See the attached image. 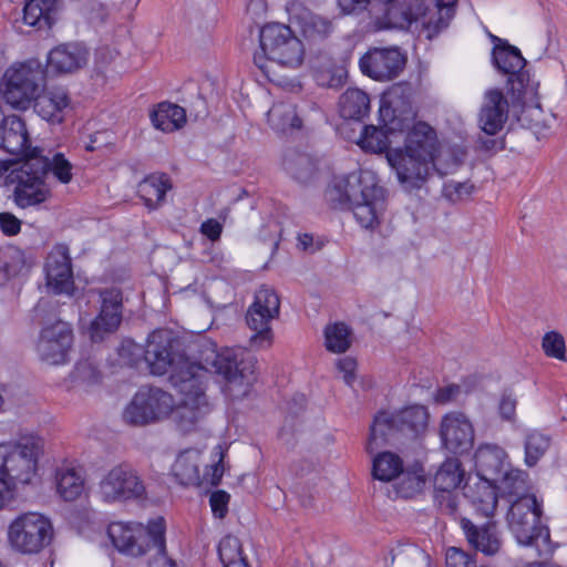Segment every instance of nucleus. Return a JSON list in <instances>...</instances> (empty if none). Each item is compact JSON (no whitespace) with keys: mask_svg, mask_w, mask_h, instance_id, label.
Returning a JSON list of instances; mask_svg holds the SVG:
<instances>
[{"mask_svg":"<svg viewBox=\"0 0 567 567\" xmlns=\"http://www.w3.org/2000/svg\"><path fill=\"white\" fill-rule=\"evenodd\" d=\"M176 340L168 331H153L144 351L152 374L163 375L171 370L169 381L178 394L176 429L184 433L197 431L213 404L206 393L210 372L223 377L224 391L233 399L248 394L255 380L256 360L241 348H225L205 341L199 348L198 362H193L175 349Z\"/></svg>","mask_w":567,"mask_h":567,"instance_id":"f257e3e1","label":"nucleus"},{"mask_svg":"<svg viewBox=\"0 0 567 567\" xmlns=\"http://www.w3.org/2000/svg\"><path fill=\"white\" fill-rule=\"evenodd\" d=\"M451 163L442 164L435 131L419 122L408 131L404 146L388 151L386 159L396 174L400 185L408 192L420 189L434 172L440 176L452 173L461 159L452 156Z\"/></svg>","mask_w":567,"mask_h":567,"instance_id":"f03ea898","label":"nucleus"},{"mask_svg":"<svg viewBox=\"0 0 567 567\" xmlns=\"http://www.w3.org/2000/svg\"><path fill=\"white\" fill-rule=\"evenodd\" d=\"M380 127L370 125L363 128L358 142L360 147L370 153L388 152L395 133L410 130L415 117L410 93L403 85L393 86L381 101L379 110Z\"/></svg>","mask_w":567,"mask_h":567,"instance_id":"7ed1b4c3","label":"nucleus"},{"mask_svg":"<svg viewBox=\"0 0 567 567\" xmlns=\"http://www.w3.org/2000/svg\"><path fill=\"white\" fill-rule=\"evenodd\" d=\"M47 173L48 163L41 156L19 163L0 161V176H4L7 186L13 187V202L20 208L40 205L50 197Z\"/></svg>","mask_w":567,"mask_h":567,"instance_id":"20e7f679","label":"nucleus"},{"mask_svg":"<svg viewBox=\"0 0 567 567\" xmlns=\"http://www.w3.org/2000/svg\"><path fill=\"white\" fill-rule=\"evenodd\" d=\"M260 50L254 54L256 66L271 80L270 63L296 69L305 59V48L291 29L282 23H268L259 33Z\"/></svg>","mask_w":567,"mask_h":567,"instance_id":"39448f33","label":"nucleus"},{"mask_svg":"<svg viewBox=\"0 0 567 567\" xmlns=\"http://www.w3.org/2000/svg\"><path fill=\"white\" fill-rule=\"evenodd\" d=\"M42 436L28 433L14 441L0 443V473L18 485H30L38 476L44 454Z\"/></svg>","mask_w":567,"mask_h":567,"instance_id":"423d86ee","label":"nucleus"},{"mask_svg":"<svg viewBox=\"0 0 567 567\" xmlns=\"http://www.w3.org/2000/svg\"><path fill=\"white\" fill-rule=\"evenodd\" d=\"M543 511L535 495L514 499L507 512V523L517 542L535 547L539 556L551 553L550 535L540 523Z\"/></svg>","mask_w":567,"mask_h":567,"instance_id":"0eeeda50","label":"nucleus"},{"mask_svg":"<svg viewBox=\"0 0 567 567\" xmlns=\"http://www.w3.org/2000/svg\"><path fill=\"white\" fill-rule=\"evenodd\" d=\"M45 86V69L38 60L11 65L3 74L0 91L12 107L27 110Z\"/></svg>","mask_w":567,"mask_h":567,"instance_id":"6e6552de","label":"nucleus"},{"mask_svg":"<svg viewBox=\"0 0 567 567\" xmlns=\"http://www.w3.org/2000/svg\"><path fill=\"white\" fill-rule=\"evenodd\" d=\"M178 401L174 396L156 386H142L131 399L122 412L123 421L132 426H146L163 422L175 414Z\"/></svg>","mask_w":567,"mask_h":567,"instance_id":"1a4fd4ad","label":"nucleus"},{"mask_svg":"<svg viewBox=\"0 0 567 567\" xmlns=\"http://www.w3.org/2000/svg\"><path fill=\"white\" fill-rule=\"evenodd\" d=\"M47 307L48 302L41 300L34 308L35 317L41 318L43 324L37 351L43 362L51 365L63 364L73 342V332L69 323L58 319L55 315H47Z\"/></svg>","mask_w":567,"mask_h":567,"instance_id":"9d476101","label":"nucleus"},{"mask_svg":"<svg viewBox=\"0 0 567 567\" xmlns=\"http://www.w3.org/2000/svg\"><path fill=\"white\" fill-rule=\"evenodd\" d=\"M53 535L51 520L38 512L20 514L8 526L10 546L24 555L40 553L51 544Z\"/></svg>","mask_w":567,"mask_h":567,"instance_id":"9b49d317","label":"nucleus"},{"mask_svg":"<svg viewBox=\"0 0 567 567\" xmlns=\"http://www.w3.org/2000/svg\"><path fill=\"white\" fill-rule=\"evenodd\" d=\"M280 299L275 289L261 286L246 312V322L254 332L249 343L256 349H267L274 342L271 322L279 317Z\"/></svg>","mask_w":567,"mask_h":567,"instance_id":"f8f14e48","label":"nucleus"},{"mask_svg":"<svg viewBox=\"0 0 567 567\" xmlns=\"http://www.w3.org/2000/svg\"><path fill=\"white\" fill-rule=\"evenodd\" d=\"M99 493L104 502H126L146 496V486L138 472L128 464L113 466L102 477Z\"/></svg>","mask_w":567,"mask_h":567,"instance_id":"ddd939ff","label":"nucleus"},{"mask_svg":"<svg viewBox=\"0 0 567 567\" xmlns=\"http://www.w3.org/2000/svg\"><path fill=\"white\" fill-rule=\"evenodd\" d=\"M158 522L165 526L163 517H156L147 526L140 523L116 522L109 526L107 534L118 551L138 557L151 553L155 538L152 528Z\"/></svg>","mask_w":567,"mask_h":567,"instance_id":"4468645a","label":"nucleus"},{"mask_svg":"<svg viewBox=\"0 0 567 567\" xmlns=\"http://www.w3.org/2000/svg\"><path fill=\"white\" fill-rule=\"evenodd\" d=\"M378 187L369 172H352L346 176L336 177L327 189L326 197L333 207L346 209L358 200L364 199L365 194Z\"/></svg>","mask_w":567,"mask_h":567,"instance_id":"2eb2a0df","label":"nucleus"},{"mask_svg":"<svg viewBox=\"0 0 567 567\" xmlns=\"http://www.w3.org/2000/svg\"><path fill=\"white\" fill-rule=\"evenodd\" d=\"M406 64V55L398 47L370 48L359 65L363 74L377 81H391Z\"/></svg>","mask_w":567,"mask_h":567,"instance_id":"dca6fc26","label":"nucleus"},{"mask_svg":"<svg viewBox=\"0 0 567 567\" xmlns=\"http://www.w3.org/2000/svg\"><path fill=\"white\" fill-rule=\"evenodd\" d=\"M465 472L458 458L451 457L441 464L433 477L434 499L445 514L457 509V496L454 493L464 480Z\"/></svg>","mask_w":567,"mask_h":567,"instance_id":"f3484780","label":"nucleus"},{"mask_svg":"<svg viewBox=\"0 0 567 567\" xmlns=\"http://www.w3.org/2000/svg\"><path fill=\"white\" fill-rule=\"evenodd\" d=\"M491 39L495 42L493 49L494 65L498 71L508 75L507 85L509 90L513 94L517 93L519 95L528 81V75L523 71L526 60L517 48L495 35H491Z\"/></svg>","mask_w":567,"mask_h":567,"instance_id":"a211bd4d","label":"nucleus"},{"mask_svg":"<svg viewBox=\"0 0 567 567\" xmlns=\"http://www.w3.org/2000/svg\"><path fill=\"white\" fill-rule=\"evenodd\" d=\"M101 311L91 322L90 338L93 342L102 341L106 336L115 332L122 321L123 296L117 288L104 289L100 293Z\"/></svg>","mask_w":567,"mask_h":567,"instance_id":"6ab92c4d","label":"nucleus"},{"mask_svg":"<svg viewBox=\"0 0 567 567\" xmlns=\"http://www.w3.org/2000/svg\"><path fill=\"white\" fill-rule=\"evenodd\" d=\"M440 437L445 449L453 453H464L474 444V427L462 412L444 414L440 422Z\"/></svg>","mask_w":567,"mask_h":567,"instance_id":"aec40b11","label":"nucleus"},{"mask_svg":"<svg viewBox=\"0 0 567 567\" xmlns=\"http://www.w3.org/2000/svg\"><path fill=\"white\" fill-rule=\"evenodd\" d=\"M48 288L55 295L71 296L74 290L73 272L68 246L55 245L45 261Z\"/></svg>","mask_w":567,"mask_h":567,"instance_id":"412c9836","label":"nucleus"},{"mask_svg":"<svg viewBox=\"0 0 567 567\" xmlns=\"http://www.w3.org/2000/svg\"><path fill=\"white\" fill-rule=\"evenodd\" d=\"M33 109L42 120L50 124H61L72 110L70 93L63 86L43 87L33 101Z\"/></svg>","mask_w":567,"mask_h":567,"instance_id":"4be33fe9","label":"nucleus"},{"mask_svg":"<svg viewBox=\"0 0 567 567\" xmlns=\"http://www.w3.org/2000/svg\"><path fill=\"white\" fill-rule=\"evenodd\" d=\"M508 101L499 89H489L484 93L478 114V126L487 135L501 132L508 118Z\"/></svg>","mask_w":567,"mask_h":567,"instance_id":"5701e85b","label":"nucleus"},{"mask_svg":"<svg viewBox=\"0 0 567 567\" xmlns=\"http://www.w3.org/2000/svg\"><path fill=\"white\" fill-rule=\"evenodd\" d=\"M288 11L289 22L299 27L302 35L311 42L323 41L333 32L329 19L316 16L299 4H292Z\"/></svg>","mask_w":567,"mask_h":567,"instance_id":"b1692460","label":"nucleus"},{"mask_svg":"<svg viewBox=\"0 0 567 567\" xmlns=\"http://www.w3.org/2000/svg\"><path fill=\"white\" fill-rule=\"evenodd\" d=\"M89 60V51L78 42L61 44L48 55V68L56 73H72L83 68Z\"/></svg>","mask_w":567,"mask_h":567,"instance_id":"393cba45","label":"nucleus"},{"mask_svg":"<svg viewBox=\"0 0 567 567\" xmlns=\"http://www.w3.org/2000/svg\"><path fill=\"white\" fill-rule=\"evenodd\" d=\"M461 526L468 544L476 550L487 556L499 551L502 540L495 523L488 522L478 526L468 518H462Z\"/></svg>","mask_w":567,"mask_h":567,"instance_id":"a878e982","label":"nucleus"},{"mask_svg":"<svg viewBox=\"0 0 567 567\" xmlns=\"http://www.w3.org/2000/svg\"><path fill=\"white\" fill-rule=\"evenodd\" d=\"M0 147L13 155H27L30 140L24 121L17 115L6 116L0 126Z\"/></svg>","mask_w":567,"mask_h":567,"instance_id":"bb28decb","label":"nucleus"},{"mask_svg":"<svg viewBox=\"0 0 567 567\" xmlns=\"http://www.w3.org/2000/svg\"><path fill=\"white\" fill-rule=\"evenodd\" d=\"M497 487L489 480L477 478L465 486L464 495L474 511L486 518H492L497 508Z\"/></svg>","mask_w":567,"mask_h":567,"instance_id":"cd10ccee","label":"nucleus"},{"mask_svg":"<svg viewBox=\"0 0 567 567\" xmlns=\"http://www.w3.org/2000/svg\"><path fill=\"white\" fill-rule=\"evenodd\" d=\"M477 478L495 481L509 465L508 455L497 445L486 444L475 452Z\"/></svg>","mask_w":567,"mask_h":567,"instance_id":"c85d7f7f","label":"nucleus"},{"mask_svg":"<svg viewBox=\"0 0 567 567\" xmlns=\"http://www.w3.org/2000/svg\"><path fill=\"white\" fill-rule=\"evenodd\" d=\"M348 209H351L358 224L365 229H372L380 224V216L384 210L383 190L379 186L368 195L364 199L358 200Z\"/></svg>","mask_w":567,"mask_h":567,"instance_id":"c756f323","label":"nucleus"},{"mask_svg":"<svg viewBox=\"0 0 567 567\" xmlns=\"http://www.w3.org/2000/svg\"><path fill=\"white\" fill-rule=\"evenodd\" d=\"M200 455L202 452L198 449H186L177 455L172 473L181 485L198 486L200 484Z\"/></svg>","mask_w":567,"mask_h":567,"instance_id":"7c9ffc66","label":"nucleus"},{"mask_svg":"<svg viewBox=\"0 0 567 567\" xmlns=\"http://www.w3.org/2000/svg\"><path fill=\"white\" fill-rule=\"evenodd\" d=\"M501 495L508 499H517L530 495L528 474L509 465L495 481Z\"/></svg>","mask_w":567,"mask_h":567,"instance_id":"2f4dec72","label":"nucleus"},{"mask_svg":"<svg viewBox=\"0 0 567 567\" xmlns=\"http://www.w3.org/2000/svg\"><path fill=\"white\" fill-rule=\"evenodd\" d=\"M55 482L58 493L68 502L75 501L84 491L82 470L70 464H62L56 468Z\"/></svg>","mask_w":567,"mask_h":567,"instance_id":"473e14b6","label":"nucleus"},{"mask_svg":"<svg viewBox=\"0 0 567 567\" xmlns=\"http://www.w3.org/2000/svg\"><path fill=\"white\" fill-rule=\"evenodd\" d=\"M171 188L172 183L166 174H151L138 183L137 194L146 207L154 209L164 203Z\"/></svg>","mask_w":567,"mask_h":567,"instance_id":"72a5a7b5","label":"nucleus"},{"mask_svg":"<svg viewBox=\"0 0 567 567\" xmlns=\"http://www.w3.org/2000/svg\"><path fill=\"white\" fill-rule=\"evenodd\" d=\"M398 432L400 430L392 413L385 411L378 413L370 429L367 444L368 452L372 454L390 443Z\"/></svg>","mask_w":567,"mask_h":567,"instance_id":"f704fd0d","label":"nucleus"},{"mask_svg":"<svg viewBox=\"0 0 567 567\" xmlns=\"http://www.w3.org/2000/svg\"><path fill=\"white\" fill-rule=\"evenodd\" d=\"M153 125L165 133L182 128L186 123V111L174 103L161 102L152 112Z\"/></svg>","mask_w":567,"mask_h":567,"instance_id":"c9c22d12","label":"nucleus"},{"mask_svg":"<svg viewBox=\"0 0 567 567\" xmlns=\"http://www.w3.org/2000/svg\"><path fill=\"white\" fill-rule=\"evenodd\" d=\"M339 110L344 118L362 120L370 111V99L360 89H348L340 96Z\"/></svg>","mask_w":567,"mask_h":567,"instance_id":"e433bc0d","label":"nucleus"},{"mask_svg":"<svg viewBox=\"0 0 567 567\" xmlns=\"http://www.w3.org/2000/svg\"><path fill=\"white\" fill-rule=\"evenodd\" d=\"M269 125L278 132H287L301 126L296 106L289 102H277L267 113Z\"/></svg>","mask_w":567,"mask_h":567,"instance_id":"4c0bfd02","label":"nucleus"},{"mask_svg":"<svg viewBox=\"0 0 567 567\" xmlns=\"http://www.w3.org/2000/svg\"><path fill=\"white\" fill-rule=\"evenodd\" d=\"M392 414L400 432L417 434L427 426L429 412L423 405H412Z\"/></svg>","mask_w":567,"mask_h":567,"instance_id":"58836bf2","label":"nucleus"},{"mask_svg":"<svg viewBox=\"0 0 567 567\" xmlns=\"http://www.w3.org/2000/svg\"><path fill=\"white\" fill-rule=\"evenodd\" d=\"M56 0H27L23 8V20L29 25L50 27Z\"/></svg>","mask_w":567,"mask_h":567,"instance_id":"ea45409f","label":"nucleus"},{"mask_svg":"<svg viewBox=\"0 0 567 567\" xmlns=\"http://www.w3.org/2000/svg\"><path fill=\"white\" fill-rule=\"evenodd\" d=\"M456 3L457 0H436V13L423 21L427 39H432L449 25L454 17Z\"/></svg>","mask_w":567,"mask_h":567,"instance_id":"a19ab883","label":"nucleus"},{"mask_svg":"<svg viewBox=\"0 0 567 567\" xmlns=\"http://www.w3.org/2000/svg\"><path fill=\"white\" fill-rule=\"evenodd\" d=\"M374 478L390 482L403 473V463L399 455L392 452L379 453L373 460Z\"/></svg>","mask_w":567,"mask_h":567,"instance_id":"79ce46f5","label":"nucleus"},{"mask_svg":"<svg viewBox=\"0 0 567 567\" xmlns=\"http://www.w3.org/2000/svg\"><path fill=\"white\" fill-rule=\"evenodd\" d=\"M550 446V437L543 432L533 430L526 433L524 441V462L528 467L535 466Z\"/></svg>","mask_w":567,"mask_h":567,"instance_id":"37998d69","label":"nucleus"},{"mask_svg":"<svg viewBox=\"0 0 567 567\" xmlns=\"http://www.w3.org/2000/svg\"><path fill=\"white\" fill-rule=\"evenodd\" d=\"M313 69L316 81L322 86L338 87L346 75L343 68L337 65L330 58H326L324 61L318 60Z\"/></svg>","mask_w":567,"mask_h":567,"instance_id":"c03bdc74","label":"nucleus"},{"mask_svg":"<svg viewBox=\"0 0 567 567\" xmlns=\"http://www.w3.org/2000/svg\"><path fill=\"white\" fill-rule=\"evenodd\" d=\"M154 535V545L151 548V555L148 567H179L178 564L171 558L166 553L165 545V526L158 522L152 528Z\"/></svg>","mask_w":567,"mask_h":567,"instance_id":"a18cd8bd","label":"nucleus"},{"mask_svg":"<svg viewBox=\"0 0 567 567\" xmlns=\"http://www.w3.org/2000/svg\"><path fill=\"white\" fill-rule=\"evenodd\" d=\"M285 165L288 173L300 183L309 182L317 171L316 163L306 154H298L288 158Z\"/></svg>","mask_w":567,"mask_h":567,"instance_id":"49530a36","label":"nucleus"},{"mask_svg":"<svg viewBox=\"0 0 567 567\" xmlns=\"http://www.w3.org/2000/svg\"><path fill=\"white\" fill-rule=\"evenodd\" d=\"M326 347L334 353L346 352L351 344L350 330L344 323L328 326L324 330Z\"/></svg>","mask_w":567,"mask_h":567,"instance_id":"de8ad7c7","label":"nucleus"},{"mask_svg":"<svg viewBox=\"0 0 567 567\" xmlns=\"http://www.w3.org/2000/svg\"><path fill=\"white\" fill-rule=\"evenodd\" d=\"M218 556L224 567L246 560L240 540L233 535H226L219 542Z\"/></svg>","mask_w":567,"mask_h":567,"instance_id":"09e8293b","label":"nucleus"},{"mask_svg":"<svg viewBox=\"0 0 567 567\" xmlns=\"http://www.w3.org/2000/svg\"><path fill=\"white\" fill-rule=\"evenodd\" d=\"M542 348L544 353L559 361H567L566 343L561 333L557 331L546 332L542 340Z\"/></svg>","mask_w":567,"mask_h":567,"instance_id":"8fccbe9b","label":"nucleus"},{"mask_svg":"<svg viewBox=\"0 0 567 567\" xmlns=\"http://www.w3.org/2000/svg\"><path fill=\"white\" fill-rule=\"evenodd\" d=\"M45 162L48 163V171H50L60 183L69 184L72 181L73 165L62 153L54 154L50 161L45 158Z\"/></svg>","mask_w":567,"mask_h":567,"instance_id":"3c124183","label":"nucleus"},{"mask_svg":"<svg viewBox=\"0 0 567 567\" xmlns=\"http://www.w3.org/2000/svg\"><path fill=\"white\" fill-rule=\"evenodd\" d=\"M473 189L474 185L470 182L449 181L443 186V196L452 203H457L468 198Z\"/></svg>","mask_w":567,"mask_h":567,"instance_id":"603ef678","label":"nucleus"},{"mask_svg":"<svg viewBox=\"0 0 567 567\" xmlns=\"http://www.w3.org/2000/svg\"><path fill=\"white\" fill-rule=\"evenodd\" d=\"M226 451L227 450L220 444L214 447L212 454L216 458V462L212 464L209 470L203 476L204 480L214 486H217L220 483L224 475L225 468L223 462L226 455Z\"/></svg>","mask_w":567,"mask_h":567,"instance_id":"864d4df0","label":"nucleus"},{"mask_svg":"<svg viewBox=\"0 0 567 567\" xmlns=\"http://www.w3.org/2000/svg\"><path fill=\"white\" fill-rule=\"evenodd\" d=\"M424 483L425 481L422 475L417 473H406L398 484V493L404 498H410L422 491Z\"/></svg>","mask_w":567,"mask_h":567,"instance_id":"5fc2aeb1","label":"nucleus"},{"mask_svg":"<svg viewBox=\"0 0 567 567\" xmlns=\"http://www.w3.org/2000/svg\"><path fill=\"white\" fill-rule=\"evenodd\" d=\"M445 560L446 567H476L472 556L456 547L447 549Z\"/></svg>","mask_w":567,"mask_h":567,"instance_id":"6e6d98bb","label":"nucleus"},{"mask_svg":"<svg viewBox=\"0 0 567 567\" xmlns=\"http://www.w3.org/2000/svg\"><path fill=\"white\" fill-rule=\"evenodd\" d=\"M230 495L225 491H216L209 497V504L215 517L224 518L228 513Z\"/></svg>","mask_w":567,"mask_h":567,"instance_id":"4d7b16f0","label":"nucleus"},{"mask_svg":"<svg viewBox=\"0 0 567 567\" xmlns=\"http://www.w3.org/2000/svg\"><path fill=\"white\" fill-rule=\"evenodd\" d=\"M74 378L84 383H95L100 380V372L90 361H81L74 370Z\"/></svg>","mask_w":567,"mask_h":567,"instance_id":"13d9d810","label":"nucleus"},{"mask_svg":"<svg viewBox=\"0 0 567 567\" xmlns=\"http://www.w3.org/2000/svg\"><path fill=\"white\" fill-rule=\"evenodd\" d=\"M462 394V388L457 384H449L439 388L434 393V401L437 404H447L456 401Z\"/></svg>","mask_w":567,"mask_h":567,"instance_id":"bf43d9fd","label":"nucleus"},{"mask_svg":"<svg viewBox=\"0 0 567 567\" xmlns=\"http://www.w3.org/2000/svg\"><path fill=\"white\" fill-rule=\"evenodd\" d=\"M337 368L343 373V381L352 385L355 381L357 361L352 357H343L337 361Z\"/></svg>","mask_w":567,"mask_h":567,"instance_id":"052dcab7","label":"nucleus"},{"mask_svg":"<svg viewBox=\"0 0 567 567\" xmlns=\"http://www.w3.org/2000/svg\"><path fill=\"white\" fill-rule=\"evenodd\" d=\"M0 229L6 236H16L21 230V220L11 213H0Z\"/></svg>","mask_w":567,"mask_h":567,"instance_id":"680f3d73","label":"nucleus"},{"mask_svg":"<svg viewBox=\"0 0 567 567\" xmlns=\"http://www.w3.org/2000/svg\"><path fill=\"white\" fill-rule=\"evenodd\" d=\"M18 486L0 473V509H3L14 497Z\"/></svg>","mask_w":567,"mask_h":567,"instance_id":"e2e57ef3","label":"nucleus"},{"mask_svg":"<svg viewBox=\"0 0 567 567\" xmlns=\"http://www.w3.org/2000/svg\"><path fill=\"white\" fill-rule=\"evenodd\" d=\"M517 400L511 393L504 392L499 400L498 411L504 420H513L516 413Z\"/></svg>","mask_w":567,"mask_h":567,"instance_id":"0e129e2a","label":"nucleus"},{"mask_svg":"<svg viewBox=\"0 0 567 567\" xmlns=\"http://www.w3.org/2000/svg\"><path fill=\"white\" fill-rule=\"evenodd\" d=\"M223 225L214 218L207 219L200 225V233L212 241L218 240Z\"/></svg>","mask_w":567,"mask_h":567,"instance_id":"69168bd1","label":"nucleus"},{"mask_svg":"<svg viewBox=\"0 0 567 567\" xmlns=\"http://www.w3.org/2000/svg\"><path fill=\"white\" fill-rule=\"evenodd\" d=\"M86 17L91 23L100 24L106 21L109 11L102 3H92L86 9Z\"/></svg>","mask_w":567,"mask_h":567,"instance_id":"338daca9","label":"nucleus"},{"mask_svg":"<svg viewBox=\"0 0 567 567\" xmlns=\"http://www.w3.org/2000/svg\"><path fill=\"white\" fill-rule=\"evenodd\" d=\"M371 0H338V6L346 14L358 13L365 10Z\"/></svg>","mask_w":567,"mask_h":567,"instance_id":"774afa93","label":"nucleus"}]
</instances>
